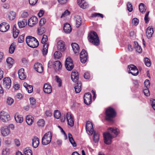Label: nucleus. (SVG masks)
I'll return each mask as SVG.
<instances>
[{
  "instance_id": "obj_56",
  "label": "nucleus",
  "mask_w": 155,
  "mask_h": 155,
  "mask_svg": "<svg viewBox=\"0 0 155 155\" xmlns=\"http://www.w3.org/2000/svg\"><path fill=\"white\" fill-rule=\"evenodd\" d=\"M150 84L149 80L148 79H146L144 82V84L146 88H149L150 86Z\"/></svg>"
},
{
  "instance_id": "obj_62",
  "label": "nucleus",
  "mask_w": 155,
  "mask_h": 155,
  "mask_svg": "<svg viewBox=\"0 0 155 155\" xmlns=\"http://www.w3.org/2000/svg\"><path fill=\"white\" fill-rule=\"evenodd\" d=\"M38 0H29V4L32 5H35L37 2Z\"/></svg>"
},
{
  "instance_id": "obj_39",
  "label": "nucleus",
  "mask_w": 155,
  "mask_h": 155,
  "mask_svg": "<svg viewBox=\"0 0 155 155\" xmlns=\"http://www.w3.org/2000/svg\"><path fill=\"white\" fill-rule=\"evenodd\" d=\"M99 139V135L97 132H94V140L95 143L97 142Z\"/></svg>"
},
{
  "instance_id": "obj_50",
  "label": "nucleus",
  "mask_w": 155,
  "mask_h": 155,
  "mask_svg": "<svg viewBox=\"0 0 155 155\" xmlns=\"http://www.w3.org/2000/svg\"><path fill=\"white\" fill-rule=\"evenodd\" d=\"M25 35L22 34L18 38V41L19 43H22L23 42L24 40Z\"/></svg>"
},
{
  "instance_id": "obj_8",
  "label": "nucleus",
  "mask_w": 155,
  "mask_h": 155,
  "mask_svg": "<svg viewBox=\"0 0 155 155\" xmlns=\"http://www.w3.org/2000/svg\"><path fill=\"white\" fill-rule=\"evenodd\" d=\"M86 130L87 134L90 135L93 133L94 129L92 123L90 121H87L86 125Z\"/></svg>"
},
{
  "instance_id": "obj_23",
  "label": "nucleus",
  "mask_w": 155,
  "mask_h": 155,
  "mask_svg": "<svg viewBox=\"0 0 155 155\" xmlns=\"http://www.w3.org/2000/svg\"><path fill=\"white\" fill-rule=\"evenodd\" d=\"M128 68L129 69L128 71L129 73H130L134 76H136L135 71L136 66L133 64H131L128 66Z\"/></svg>"
},
{
  "instance_id": "obj_15",
  "label": "nucleus",
  "mask_w": 155,
  "mask_h": 155,
  "mask_svg": "<svg viewBox=\"0 0 155 155\" xmlns=\"http://www.w3.org/2000/svg\"><path fill=\"white\" fill-rule=\"evenodd\" d=\"M0 130L1 134L4 137L8 136L10 133V129L7 127H2Z\"/></svg>"
},
{
  "instance_id": "obj_24",
  "label": "nucleus",
  "mask_w": 155,
  "mask_h": 155,
  "mask_svg": "<svg viewBox=\"0 0 155 155\" xmlns=\"http://www.w3.org/2000/svg\"><path fill=\"white\" fill-rule=\"evenodd\" d=\"M15 118L16 122L19 123H21L23 120L22 116L19 114L18 113H16L15 114Z\"/></svg>"
},
{
  "instance_id": "obj_52",
  "label": "nucleus",
  "mask_w": 155,
  "mask_h": 155,
  "mask_svg": "<svg viewBox=\"0 0 155 155\" xmlns=\"http://www.w3.org/2000/svg\"><path fill=\"white\" fill-rule=\"evenodd\" d=\"M101 17L102 18L103 17V15L100 13H94L92 14L91 17Z\"/></svg>"
},
{
  "instance_id": "obj_20",
  "label": "nucleus",
  "mask_w": 155,
  "mask_h": 155,
  "mask_svg": "<svg viewBox=\"0 0 155 155\" xmlns=\"http://www.w3.org/2000/svg\"><path fill=\"white\" fill-rule=\"evenodd\" d=\"M74 20L76 22V26L77 28L81 25L82 22L81 18L80 16L78 15H76L74 17Z\"/></svg>"
},
{
  "instance_id": "obj_11",
  "label": "nucleus",
  "mask_w": 155,
  "mask_h": 155,
  "mask_svg": "<svg viewBox=\"0 0 155 155\" xmlns=\"http://www.w3.org/2000/svg\"><path fill=\"white\" fill-rule=\"evenodd\" d=\"M12 82L11 79L9 77H6L3 80V85L6 88L9 89L11 87Z\"/></svg>"
},
{
  "instance_id": "obj_35",
  "label": "nucleus",
  "mask_w": 155,
  "mask_h": 155,
  "mask_svg": "<svg viewBox=\"0 0 155 155\" xmlns=\"http://www.w3.org/2000/svg\"><path fill=\"white\" fill-rule=\"evenodd\" d=\"M6 62L8 66L11 68V67L14 63V60L10 57L6 59Z\"/></svg>"
},
{
  "instance_id": "obj_2",
  "label": "nucleus",
  "mask_w": 155,
  "mask_h": 155,
  "mask_svg": "<svg viewBox=\"0 0 155 155\" xmlns=\"http://www.w3.org/2000/svg\"><path fill=\"white\" fill-rule=\"evenodd\" d=\"M89 41L93 44L96 45H98L100 43L99 40L97 33L92 31L89 34L88 36Z\"/></svg>"
},
{
  "instance_id": "obj_16",
  "label": "nucleus",
  "mask_w": 155,
  "mask_h": 155,
  "mask_svg": "<svg viewBox=\"0 0 155 155\" xmlns=\"http://www.w3.org/2000/svg\"><path fill=\"white\" fill-rule=\"evenodd\" d=\"M38 22V18L35 16L31 17L28 21V25L29 26L32 27L35 25Z\"/></svg>"
},
{
  "instance_id": "obj_4",
  "label": "nucleus",
  "mask_w": 155,
  "mask_h": 155,
  "mask_svg": "<svg viewBox=\"0 0 155 155\" xmlns=\"http://www.w3.org/2000/svg\"><path fill=\"white\" fill-rule=\"evenodd\" d=\"M52 135V133L50 131L46 133L42 138V144L44 145H47L50 143L51 140Z\"/></svg>"
},
{
  "instance_id": "obj_47",
  "label": "nucleus",
  "mask_w": 155,
  "mask_h": 155,
  "mask_svg": "<svg viewBox=\"0 0 155 155\" xmlns=\"http://www.w3.org/2000/svg\"><path fill=\"white\" fill-rule=\"evenodd\" d=\"M144 94L147 97L150 96V93L149 90V88H146L143 90Z\"/></svg>"
},
{
  "instance_id": "obj_30",
  "label": "nucleus",
  "mask_w": 155,
  "mask_h": 155,
  "mask_svg": "<svg viewBox=\"0 0 155 155\" xmlns=\"http://www.w3.org/2000/svg\"><path fill=\"white\" fill-rule=\"evenodd\" d=\"M81 84L80 81H78L74 87L75 92L77 93H79L81 89Z\"/></svg>"
},
{
  "instance_id": "obj_26",
  "label": "nucleus",
  "mask_w": 155,
  "mask_h": 155,
  "mask_svg": "<svg viewBox=\"0 0 155 155\" xmlns=\"http://www.w3.org/2000/svg\"><path fill=\"white\" fill-rule=\"evenodd\" d=\"M34 117L31 115H28L26 117V121L29 125H32L34 122Z\"/></svg>"
},
{
  "instance_id": "obj_42",
  "label": "nucleus",
  "mask_w": 155,
  "mask_h": 155,
  "mask_svg": "<svg viewBox=\"0 0 155 155\" xmlns=\"http://www.w3.org/2000/svg\"><path fill=\"white\" fill-rule=\"evenodd\" d=\"M61 53L58 51H56L54 54V57L55 59H59L61 57Z\"/></svg>"
},
{
  "instance_id": "obj_41",
  "label": "nucleus",
  "mask_w": 155,
  "mask_h": 155,
  "mask_svg": "<svg viewBox=\"0 0 155 155\" xmlns=\"http://www.w3.org/2000/svg\"><path fill=\"white\" fill-rule=\"evenodd\" d=\"M15 48V45L13 43L11 44L9 48V52L10 54H12L14 51Z\"/></svg>"
},
{
  "instance_id": "obj_60",
  "label": "nucleus",
  "mask_w": 155,
  "mask_h": 155,
  "mask_svg": "<svg viewBox=\"0 0 155 155\" xmlns=\"http://www.w3.org/2000/svg\"><path fill=\"white\" fill-rule=\"evenodd\" d=\"M70 12L68 10H66L64 13L62 14L61 17L62 18L63 17L66 16L70 14Z\"/></svg>"
},
{
  "instance_id": "obj_33",
  "label": "nucleus",
  "mask_w": 155,
  "mask_h": 155,
  "mask_svg": "<svg viewBox=\"0 0 155 155\" xmlns=\"http://www.w3.org/2000/svg\"><path fill=\"white\" fill-rule=\"evenodd\" d=\"M139 8L140 11L142 13H143L146 11V7L143 3L140 4L139 6Z\"/></svg>"
},
{
  "instance_id": "obj_58",
  "label": "nucleus",
  "mask_w": 155,
  "mask_h": 155,
  "mask_svg": "<svg viewBox=\"0 0 155 155\" xmlns=\"http://www.w3.org/2000/svg\"><path fill=\"white\" fill-rule=\"evenodd\" d=\"M26 90H27L28 92L29 93H31L33 90V87L31 85H29L28 86V87L26 88Z\"/></svg>"
},
{
  "instance_id": "obj_36",
  "label": "nucleus",
  "mask_w": 155,
  "mask_h": 155,
  "mask_svg": "<svg viewBox=\"0 0 155 155\" xmlns=\"http://www.w3.org/2000/svg\"><path fill=\"white\" fill-rule=\"evenodd\" d=\"M68 137L69 141L72 144V145L74 147H76L77 144L75 142L73 138L72 137V135L71 134H68Z\"/></svg>"
},
{
  "instance_id": "obj_55",
  "label": "nucleus",
  "mask_w": 155,
  "mask_h": 155,
  "mask_svg": "<svg viewBox=\"0 0 155 155\" xmlns=\"http://www.w3.org/2000/svg\"><path fill=\"white\" fill-rule=\"evenodd\" d=\"M127 6L128 10L129 12H132L133 10V8L132 5L130 3H128Z\"/></svg>"
},
{
  "instance_id": "obj_45",
  "label": "nucleus",
  "mask_w": 155,
  "mask_h": 155,
  "mask_svg": "<svg viewBox=\"0 0 155 155\" xmlns=\"http://www.w3.org/2000/svg\"><path fill=\"white\" fill-rule=\"evenodd\" d=\"M37 124L39 127H44L45 124V121L43 119H40L38 121Z\"/></svg>"
},
{
  "instance_id": "obj_44",
  "label": "nucleus",
  "mask_w": 155,
  "mask_h": 155,
  "mask_svg": "<svg viewBox=\"0 0 155 155\" xmlns=\"http://www.w3.org/2000/svg\"><path fill=\"white\" fill-rule=\"evenodd\" d=\"M14 102V100L11 97H8L7 99L6 103L8 105H11Z\"/></svg>"
},
{
  "instance_id": "obj_12",
  "label": "nucleus",
  "mask_w": 155,
  "mask_h": 155,
  "mask_svg": "<svg viewBox=\"0 0 155 155\" xmlns=\"http://www.w3.org/2000/svg\"><path fill=\"white\" fill-rule=\"evenodd\" d=\"M66 118L68 124L71 127H73L74 125V121L71 114L70 113H67Z\"/></svg>"
},
{
  "instance_id": "obj_27",
  "label": "nucleus",
  "mask_w": 155,
  "mask_h": 155,
  "mask_svg": "<svg viewBox=\"0 0 155 155\" xmlns=\"http://www.w3.org/2000/svg\"><path fill=\"white\" fill-rule=\"evenodd\" d=\"M64 30L67 33H69L71 31L70 25L68 23H66L64 25Z\"/></svg>"
},
{
  "instance_id": "obj_53",
  "label": "nucleus",
  "mask_w": 155,
  "mask_h": 155,
  "mask_svg": "<svg viewBox=\"0 0 155 155\" xmlns=\"http://www.w3.org/2000/svg\"><path fill=\"white\" fill-rule=\"evenodd\" d=\"M56 79L57 82L58 84V86L59 87H61L62 85V81L61 79L57 76H56Z\"/></svg>"
},
{
  "instance_id": "obj_6",
  "label": "nucleus",
  "mask_w": 155,
  "mask_h": 155,
  "mask_svg": "<svg viewBox=\"0 0 155 155\" xmlns=\"http://www.w3.org/2000/svg\"><path fill=\"white\" fill-rule=\"evenodd\" d=\"M0 119L3 122H7L10 119V117L7 112L2 111L0 113Z\"/></svg>"
},
{
  "instance_id": "obj_64",
  "label": "nucleus",
  "mask_w": 155,
  "mask_h": 155,
  "mask_svg": "<svg viewBox=\"0 0 155 155\" xmlns=\"http://www.w3.org/2000/svg\"><path fill=\"white\" fill-rule=\"evenodd\" d=\"M45 114L47 117H51L52 115V113L49 110H46L45 111Z\"/></svg>"
},
{
  "instance_id": "obj_54",
  "label": "nucleus",
  "mask_w": 155,
  "mask_h": 155,
  "mask_svg": "<svg viewBox=\"0 0 155 155\" xmlns=\"http://www.w3.org/2000/svg\"><path fill=\"white\" fill-rule=\"evenodd\" d=\"M46 22L45 19L44 18H42L40 21L39 25L41 26H42Z\"/></svg>"
},
{
  "instance_id": "obj_9",
  "label": "nucleus",
  "mask_w": 155,
  "mask_h": 155,
  "mask_svg": "<svg viewBox=\"0 0 155 155\" xmlns=\"http://www.w3.org/2000/svg\"><path fill=\"white\" fill-rule=\"evenodd\" d=\"M87 54L86 51L84 49L82 50L80 54L81 62L83 64L85 63L87 59Z\"/></svg>"
},
{
  "instance_id": "obj_48",
  "label": "nucleus",
  "mask_w": 155,
  "mask_h": 155,
  "mask_svg": "<svg viewBox=\"0 0 155 155\" xmlns=\"http://www.w3.org/2000/svg\"><path fill=\"white\" fill-rule=\"evenodd\" d=\"M48 37L46 35H43V38L41 40V43L44 45L48 41Z\"/></svg>"
},
{
  "instance_id": "obj_3",
  "label": "nucleus",
  "mask_w": 155,
  "mask_h": 155,
  "mask_svg": "<svg viewBox=\"0 0 155 155\" xmlns=\"http://www.w3.org/2000/svg\"><path fill=\"white\" fill-rule=\"evenodd\" d=\"M26 41L28 45L32 48H36L39 45L38 41L35 37L31 36H27Z\"/></svg>"
},
{
  "instance_id": "obj_37",
  "label": "nucleus",
  "mask_w": 155,
  "mask_h": 155,
  "mask_svg": "<svg viewBox=\"0 0 155 155\" xmlns=\"http://www.w3.org/2000/svg\"><path fill=\"white\" fill-rule=\"evenodd\" d=\"M16 15V14L15 12L11 11L8 14V18L10 20H12L15 18Z\"/></svg>"
},
{
  "instance_id": "obj_25",
  "label": "nucleus",
  "mask_w": 155,
  "mask_h": 155,
  "mask_svg": "<svg viewBox=\"0 0 155 155\" xmlns=\"http://www.w3.org/2000/svg\"><path fill=\"white\" fill-rule=\"evenodd\" d=\"M39 143V140L36 137H34L32 139V144L33 147L36 148L38 146Z\"/></svg>"
},
{
  "instance_id": "obj_5",
  "label": "nucleus",
  "mask_w": 155,
  "mask_h": 155,
  "mask_svg": "<svg viewBox=\"0 0 155 155\" xmlns=\"http://www.w3.org/2000/svg\"><path fill=\"white\" fill-rule=\"evenodd\" d=\"M116 113L114 110L112 108L109 107L106 111V118L110 121L116 116Z\"/></svg>"
},
{
  "instance_id": "obj_59",
  "label": "nucleus",
  "mask_w": 155,
  "mask_h": 155,
  "mask_svg": "<svg viewBox=\"0 0 155 155\" xmlns=\"http://www.w3.org/2000/svg\"><path fill=\"white\" fill-rule=\"evenodd\" d=\"M30 101L31 104L33 106L36 103L35 100L33 97H31L30 98Z\"/></svg>"
},
{
  "instance_id": "obj_63",
  "label": "nucleus",
  "mask_w": 155,
  "mask_h": 155,
  "mask_svg": "<svg viewBox=\"0 0 155 155\" xmlns=\"http://www.w3.org/2000/svg\"><path fill=\"white\" fill-rule=\"evenodd\" d=\"M84 77L86 79H89L90 77V75L89 73L85 72L84 74Z\"/></svg>"
},
{
  "instance_id": "obj_46",
  "label": "nucleus",
  "mask_w": 155,
  "mask_h": 155,
  "mask_svg": "<svg viewBox=\"0 0 155 155\" xmlns=\"http://www.w3.org/2000/svg\"><path fill=\"white\" fill-rule=\"evenodd\" d=\"M145 64L148 67H150L151 66V63L150 60L147 58H146L144 59Z\"/></svg>"
},
{
  "instance_id": "obj_43",
  "label": "nucleus",
  "mask_w": 155,
  "mask_h": 155,
  "mask_svg": "<svg viewBox=\"0 0 155 155\" xmlns=\"http://www.w3.org/2000/svg\"><path fill=\"white\" fill-rule=\"evenodd\" d=\"M61 114L60 112L58 110H55L54 113V117L57 119L59 118Z\"/></svg>"
},
{
  "instance_id": "obj_57",
  "label": "nucleus",
  "mask_w": 155,
  "mask_h": 155,
  "mask_svg": "<svg viewBox=\"0 0 155 155\" xmlns=\"http://www.w3.org/2000/svg\"><path fill=\"white\" fill-rule=\"evenodd\" d=\"M149 12H147L145 15V17H144V21L146 23L148 22L149 21V18L148 17V16L149 15Z\"/></svg>"
},
{
  "instance_id": "obj_38",
  "label": "nucleus",
  "mask_w": 155,
  "mask_h": 155,
  "mask_svg": "<svg viewBox=\"0 0 155 155\" xmlns=\"http://www.w3.org/2000/svg\"><path fill=\"white\" fill-rule=\"evenodd\" d=\"M25 155H32V152L29 148H26L24 150Z\"/></svg>"
},
{
  "instance_id": "obj_22",
  "label": "nucleus",
  "mask_w": 155,
  "mask_h": 155,
  "mask_svg": "<svg viewBox=\"0 0 155 155\" xmlns=\"http://www.w3.org/2000/svg\"><path fill=\"white\" fill-rule=\"evenodd\" d=\"M153 28L151 26L148 27L146 30V33L147 37L148 38H151L153 34Z\"/></svg>"
},
{
  "instance_id": "obj_31",
  "label": "nucleus",
  "mask_w": 155,
  "mask_h": 155,
  "mask_svg": "<svg viewBox=\"0 0 155 155\" xmlns=\"http://www.w3.org/2000/svg\"><path fill=\"white\" fill-rule=\"evenodd\" d=\"M54 67L55 69L58 70L61 68L62 65L59 61H57L54 62Z\"/></svg>"
},
{
  "instance_id": "obj_51",
  "label": "nucleus",
  "mask_w": 155,
  "mask_h": 155,
  "mask_svg": "<svg viewBox=\"0 0 155 155\" xmlns=\"http://www.w3.org/2000/svg\"><path fill=\"white\" fill-rule=\"evenodd\" d=\"M80 7L83 9H85L88 7V4L87 2H86L84 1V2L82 4L80 5Z\"/></svg>"
},
{
  "instance_id": "obj_17",
  "label": "nucleus",
  "mask_w": 155,
  "mask_h": 155,
  "mask_svg": "<svg viewBox=\"0 0 155 155\" xmlns=\"http://www.w3.org/2000/svg\"><path fill=\"white\" fill-rule=\"evenodd\" d=\"M43 91L45 93L49 94L52 92V87L51 85L45 83L43 87Z\"/></svg>"
},
{
  "instance_id": "obj_7",
  "label": "nucleus",
  "mask_w": 155,
  "mask_h": 155,
  "mask_svg": "<svg viewBox=\"0 0 155 155\" xmlns=\"http://www.w3.org/2000/svg\"><path fill=\"white\" fill-rule=\"evenodd\" d=\"M65 66L66 69L69 71H71L74 68V65L73 64L72 60L70 57H68L66 59Z\"/></svg>"
},
{
  "instance_id": "obj_61",
  "label": "nucleus",
  "mask_w": 155,
  "mask_h": 155,
  "mask_svg": "<svg viewBox=\"0 0 155 155\" xmlns=\"http://www.w3.org/2000/svg\"><path fill=\"white\" fill-rule=\"evenodd\" d=\"M28 15V13L27 12H22L21 14V16L23 18H27Z\"/></svg>"
},
{
  "instance_id": "obj_29",
  "label": "nucleus",
  "mask_w": 155,
  "mask_h": 155,
  "mask_svg": "<svg viewBox=\"0 0 155 155\" xmlns=\"http://www.w3.org/2000/svg\"><path fill=\"white\" fill-rule=\"evenodd\" d=\"M72 49L75 53H78L79 52V48L78 45L76 43H72L71 44Z\"/></svg>"
},
{
  "instance_id": "obj_49",
  "label": "nucleus",
  "mask_w": 155,
  "mask_h": 155,
  "mask_svg": "<svg viewBox=\"0 0 155 155\" xmlns=\"http://www.w3.org/2000/svg\"><path fill=\"white\" fill-rule=\"evenodd\" d=\"M136 51H137L138 53H140L142 51V48L140 46L138 43L136 42Z\"/></svg>"
},
{
  "instance_id": "obj_18",
  "label": "nucleus",
  "mask_w": 155,
  "mask_h": 155,
  "mask_svg": "<svg viewBox=\"0 0 155 155\" xmlns=\"http://www.w3.org/2000/svg\"><path fill=\"white\" fill-rule=\"evenodd\" d=\"M71 79L72 81L75 82L78 79V74L76 71H73L71 75Z\"/></svg>"
},
{
  "instance_id": "obj_19",
  "label": "nucleus",
  "mask_w": 155,
  "mask_h": 155,
  "mask_svg": "<svg viewBox=\"0 0 155 155\" xmlns=\"http://www.w3.org/2000/svg\"><path fill=\"white\" fill-rule=\"evenodd\" d=\"M34 67L35 70L38 72L41 73L43 72V67L41 64L37 63L35 64Z\"/></svg>"
},
{
  "instance_id": "obj_21",
  "label": "nucleus",
  "mask_w": 155,
  "mask_h": 155,
  "mask_svg": "<svg viewBox=\"0 0 155 155\" xmlns=\"http://www.w3.org/2000/svg\"><path fill=\"white\" fill-rule=\"evenodd\" d=\"M18 74L19 78L21 80L25 79L26 77V75L24 74V69L23 68L20 69L18 71Z\"/></svg>"
},
{
  "instance_id": "obj_13",
  "label": "nucleus",
  "mask_w": 155,
  "mask_h": 155,
  "mask_svg": "<svg viewBox=\"0 0 155 155\" xmlns=\"http://www.w3.org/2000/svg\"><path fill=\"white\" fill-rule=\"evenodd\" d=\"M10 28L8 24L3 22L0 25V31L2 32H5L8 31Z\"/></svg>"
},
{
  "instance_id": "obj_1",
  "label": "nucleus",
  "mask_w": 155,
  "mask_h": 155,
  "mask_svg": "<svg viewBox=\"0 0 155 155\" xmlns=\"http://www.w3.org/2000/svg\"><path fill=\"white\" fill-rule=\"evenodd\" d=\"M108 132L104 133V142L107 144H110L112 139L116 137L119 133V130L115 127H109Z\"/></svg>"
},
{
  "instance_id": "obj_14",
  "label": "nucleus",
  "mask_w": 155,
  "mask_h": 155,
  "mask_svg": "<svg viewBox=\"0 0 155 155\" xmlns=\"http://www.w3.org/2000/svg\"><path fill=\"white\" fill-rule=\"evenodd\" d=\"M57 47L58 50L61 52L64 51L65 49V43L62 40L58 41Z\"/></svg>"
},
{
  "instance_id": "obj_32",
  "label": "nucleus",
  "mask_w": 155,
  "mask_h": 155,
  "mask_svg": "<svg viewBox=\"0 0 155 155\" xmlns=\"http://www.w3.org/2000/svg\"><path fill=\"white\" fill-rule=\"evenodd\" d=\"M19 33V30L16 28V26L14 25L13 28V35L14 38H17Z\"/></svg>"
},
{
  "instance_id": "obj_28",
  "label": "nucleus",
  "mask_w": 155,
  "mask_h": 155,
  "mask_svg": "<svg viewBox=\"0 0 155 155\" xmlns=\"http://www.w3.org/2000/svg\"><path fill=\"white\" fill-rule=\"evenodd\" d=\"M18 25L20 28H23L27 25V20L25 19L20 20L18 22Z\"/></svg>"
},
{
  "instance_id": "obj_10",
  "label": "nucleus",
  "mask_w": 155,
  "mask_h": 155,
  "mask_svg": "<svg viewBox=\"0 0 155 155\" xmlns=\"http://www.w3.org/2000/svg\"><path fill=\"white\" fill-rule=\"evenodd\" d=\"M91 95L89 93H86L84 95V101L87 105H89L91 103Z\"/></svg>"
},
{
  "instance_id": "obj_34",
  "label": "nucleus",
  "mask_w": 155,
  "mask_h": 155,
  "mask_svg": "<svg viewBox=\"0 0 155 155\" xmlns=\"http://www.w3.org/2000/svg\"><path fill=\"white\" fill-rule=\"evenodd\" d=\"M49 44L48 43H46L43 45V48L42 50V54L43 55L47 54L48 51V47Z\"/></svg>"
},
{
  "instance_id": "obj_40",
  "label": "nucleus",
  "mask_w": 155,
  "mask_h": 155,
  "mask_svg": "<svg viewBox=\"0 0 155 155\" xmlns=\"http://www.w3.org/2000/svg\"><path fill=\"white\" fill-rule=\"evenodd\" d=\"M10 150L9 148H6L2 149V155H9Z\"/></svg>"
}]
</instances>
